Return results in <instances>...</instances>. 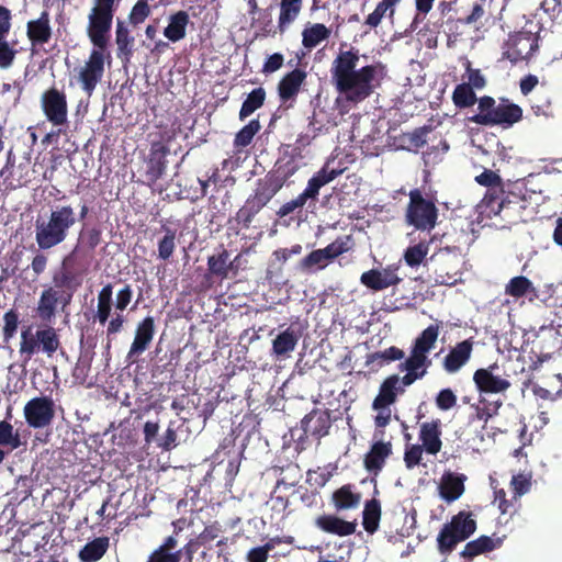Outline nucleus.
Here are the masks:
<instances>
[{
    "instance_id": "nucleus-19",
    "label": "nucleus",
    "mask_w": 562,
    "mask_h": 562,
    "mask_svg": "<svg viewBox=\"0 0 562 562\" xmlns=\"http://www.w3.org/2000/svg\"><path fill=\"white\" fill-rule=\"evenodd\" d=\"M441 420L432 419L431 422H425L420 425L419 440L422 447L429 454L436 456L442 448L441 441Z\"/></svg>"
},
{
    "instance_id": "nucleus-24",
    "label": "nucleus",
    "mask_w": 562,
    "mask_h": 562,
    "mask_svg": "<svg viewBox=\"0 0 562 562\" xmlns=\"http://www.w3.org/2000/svg\"><path fill=\"white\" fill-rule=\"evenodd\" d=\"M487 0H473L465 9L462 19L474 31H480L490 21Z\"/></svg>"
},
{
    "instance_id": "nucleus-32",
    "label": "nucleus",
    "mask_w": 562,
    "mask_h": 562,
    "mask_svg": "<svg viewBox=\"0 0 562 562\" xmlns=\"http://www.w3.org/2000/svg\"><path fill=\"white\" fill-rule=\"evenodd\" d=\"M297 169L299 166L294 157L284 155L276 161L273 169L268 172L267 176L271 177L280 187H283L286 180L292 177Z\"/></svg>"
},
{
    "instance_id": "nucleus-10",
    "label": "nucleus",
    "mask_w": 562,
    "mask_h": 562,
    "mask_svg": "<svg viewBox=\"0 0 562 562\" xmlns=\"http://www.w3.org/2000/svg\"><path fill=\"white\" fill-rule=\"evenodd\" d=\"M54 401L48 396L30 400L24 406V417L32 428L48 426L55 416Z\"/></svg>"
},
{
    "instance_id": "nucleus-37",
    "label": "nucleus",
    "mask_w": 562,
    "mask_h": 562,
    "mask_svg": "<svg viewBox=\"0 0 562 562\" xmlns=\"http://www.w3.org/2000/svg\"><path fill=\"white\" fill-rule=\"evenodd\" d=\"M110 547L109 537L102 536L87 542L79 551V559L82 562H97L106 553Z\"/></svg>"
},
{
    "instance_id": "nucleus-8",
    "label": "nucleus",
    "mask_w": 562,
    "mask_h": 562,
    "mask_svg": "<svg viewBox=\"0 0 562 562\" xmlns=\"http://www.w3.org/2000/svg\"><path fill=\"white\" fill-rule=\"evenodd\" d=\"M520 198L516 194L501 191L486 192L479 204L480 214L488 218L499 216L506 223H513L520 205Z\"/></svg>"
},
{
    "instance_id": "nucleus-4",
    "label": "nucleus",
    "mask_w": 562,
    "mask_h": 562,
    "mask_svg": "<svg viewBox=\"0 0 562 562\" xmlns=\"http://www.w3.org/2000/svg\"><path fill=\"white\" fill-rule=\"evenodd\" d=\"M479 113L470 117V121L484 126L510 127L522 120V109L506 98H501L496 103L490 95L479 99Z\"/></svg>"
},
{
    "instance_id": "nucleus-5",
    "label": "nucleus",
    "mask_w": 562,
    "mask_h": 562,
    "mask_svg": "<svg viewBox=\"0 0 562 562\" xmlns=\"http://www.w3.org/2000/svg\"><path fill=\"white\" fill-rule=\"evenodd\" d=\"M116 0H93L88 14L87 35L97 48H108Z\"/></svg>"
},
{
    "instance_id": "nucleus-16",
    "label": "nucleus",
    "mask_w": 562,
    "mask_h": 562,
    "mask_svg": "<svg viewBox=\"0 0 562 562\" xmlns=\"http://www.w3.org/2000/svg\"><path fill=\"white\" fill-rule=\"evenodd\" d=\"M331 426L330 416L327 411L313 409L302 420L301 427L304 435L321 439L328 435Z\"/></svg>"
},
{
    "instance_id": "nucleus-29",
    "label": "nucleus",
    "mask_w": 562,
    "mask_h": 562,
    "mask_svg": "<svg viewBox=\"0 0 562 562\" xmlns=\"http://www.w3.org/2000/svg\"><path fill=\"white\" fill-rule=\"evenodd\" d=\"M505 294L515 297H527L532 302L539 297V291L533 286L532 282L524 276L512 278L505 285Z\"/></svg>"
},
{
    "instance_id": "nucleus-30",
    "label": "nucleus",
    "mask_w": 562,
    "mask_h": 562,
    "mask_svg": "<svg viewBox=\"0 0 562 562\" xmlns=\"http://www.w3.org/2000/svg\"><path fill=\"white\" fill-rule=\"evenodd\" d=\"M134 41V37L130 34V31L124 25V22L119 20L115 30V43L117 46L116 56L124 64L130 63L133 57Z\"/></svg>"
},
{
    "instance_id": "nucleus-53",
    "label": "nucleus",
    "mask_w": 562,
    "mask_h": 562,
    "mask_svg": "<svg viewBox=\"0 0 562 562\" xmlns=\"http://www.w3.org/2000/svg\"><path fill=\"white\" fill-rule=\"evenodd\" d=\"M328 262L324 258L321 249L312 250L308 255L302 258L299 262V268L305 273H315L324 270Z\"/></svg>"
},
{
    "instance_id": "nucleus-3",
    "label": "nucleus",
    "mask_w": 562,
    "mask_h": 562,
    "mask_svg": "<svg viewBox=\"0 0 562 562\" xmlns=\"http://www.w3.org/2000/svg\"><path fill=\"white\" fill-rule=\"evenodd\" d=\"M77 224V213L70 205H56L45 216L35 221V241L40 250H48L63 244Z\"/></svg>"
},
{
    "instance_id": "nucleus-47",
    "label": "nucleus",
    "mask_w": 562,
    "mask_h": 562,
    "mask_svg": "<svg viewBox=\"0 0 562 562\" xmlns=\"http://www.w3.org/2000/svg\"><path fill=\"white\" fill-rule=\"evenodd\" d=\"M404 356L405 353L402 349L396 346H391L382 351L368 355L367 364H374L376 369H380L390 362L402 360Z\"/></svg>"
},
{
    "instance_id": "nucleus-39",
    "label": "nucleus",
    "mask_w": 562,
    "mask_h": 562,
    "mask_svg": "<svg viewBox=\"0 0 562 562\" xmlns=\"http://www.w3.org/2000/svg\"><path fill=\"white\" fill-rule=\"evenodd\" d=\"M330 36V30L323 23L306 26L302 32V45L311 50Z\"/></svg>"
},
{
    "instance_id": "nucleus-64",
    "label": "nucleus",
    "mask_w": 562,
    "mask_h": 562,
    "mask_svg": "<svg viewBox=\"0 0 562 562\" xmlns=\"http://www.w3.org/2000/svg\"><path fill=\"white\" fill-rule=\"evenodd\" d=\"M4 326L2 329L3 341L8 344L15 335L19 326V314L14 310H10L3 315Z\"/></svg>"
},
{
    "instance_id": "nucleus-28",
    "label": "nucleus",
    "mask_w": 562,
    "mask_h": 562,
    "mask_svg": "<svg viewBox=\"0 0 562 562\" xmlns=\"http://www.w3.org/2000/svg\"><path fill=\"white\" fill-rule=\"evenodd\" d=\"M431 261L439 265L436 269L437 277L440 278L441 283H448L450 279L458 273L459 258L451 255L449 251L440 250L430 257Z\"/></svg>"
},
{
    "instance_id": "nucleus-23",
    "label": "nucleus",
    "mask_w": 562,
    "mask_h": 562,
    "mask_svg": "<svg viewBox=\"0 0 562 562\" xmlns=\"http://www.w3.org/2000/svg\"><path fill=\"white\" fill-rule=\"evenodd\" d=\"M315 524L324 532L339 537L350 536L357 528L356 521H347L335 515H322L316 518Z\"/></svg>"
},
{
    "instance_id": "nucleus-44",
    "label": "nucleus",
    "mask_w": 562,
    "mask_h": 562,
    "mask_svg": "<svg viewBox=\"0 0 562 562\" xmlns=\"http://www.w3.org/2000/svg\"><path fill=\"white\" fill-rule=\"evenodd\" d=\"M37 331L32 333L31 326H27L21 331V342L19 353L23 360V364H26L32 357L40 350V341L36 340Z\"/></svg>"
},
{
    "instance_id": "nucleus-51",
    "label": "nucleus",
    "mask_w": 562,
    "mask_h": 562,
    "mask_svg": "<svg viewBox=\"0 0 562 562\" xmlns=\"http://www.w3.org/2000/svg\"><path fill=\"white\" fill-rule=\"evenodd\" d=\"M40 341V349L47 355V357H53V355L60 347L59 337L55 330V328L48 326L44 329L37 330V338Z\"/></svg>"
},
{
    "instance_id": "nucleus-61",
    "label": "nucleus",
    "mask_w": 562,
    "mask_h": 562,
    "mask_svg": "<svg viewBox=\"0 0 562 562\" xmlns=\"http://www.w3.org/2000/svg\"><path fill=\"white\" fill-rule=\"evenodd\" d=\"M510 487L513 491V498L519 502V498L529 492L531 487V479L529 475L522 473L515 474L510 480Z\"/></svg>"
},
{
    "instance_id": "nucleus-45",
    "label": "nucleus",
    "mask_w": 562,
    "mask_h": 562,
    "mask_svg": "<svg viewBox=\"0 0 562 562\" xmlns=\"http://www.w3.org/2000/svg\"><path fill=\"white\" fill-rule=\"evenodd\" d=\"M495 549L493 539L488 536H481L475 540L469 541L460 555L464 559L472 560L473 558L490 552Z\"/></svg>"
},
{
    "instance_id": "nucleus-20",
    "label": "nucleus",
    "mask_w": 562,
    "mask_h": 562,
    "mask_svg": "<svg viewBox=\"0 0 562 562\" xmlns=\"http://www.w3.org/2000/svg\"><path fill=\"white\" fill-rule=\"evenodd\" d=\"M302 334L301 326L290 325L272 340V353L278 359L289 356L296 348Z\"/></svg>"
},
{
    "instance_id": "nucleus-34",
    "label": "nucleus",
    "mask_w": 562,
    "mask_h": 562,
    "mask_svg": "<svg viewBox=\"0 0 562 562\" xmlns=\"http://www.w3.org/2000/svg\"><path fill=\"white\" fill-rule=\"evenodd\" d=\"M446 525L464 541L476 530V521L472 518V513L465 510H461L452 516L451 520Z\"/></svg>"
},
{
    "instance_id": "nucleus-2",
    "label": "nucleus",
    "mask_w": 562,
    "mask_h": 562,
    "mask_svg": "<svg viewBox=\"0 0 562 562\" xmlns=\"http://www.w3.org/2000/svg\"><path fill=\"white\" fill-rule=\"evenodd\" d=\"M79 251L76 246L61 261V268L55 271L52 278L53 285L44 289L40 295L36 314L45 323H50L58 308L65 312L72 302V297L80 286V281L70 270Z\"/></svg>"
},
{
    "instance_id": "nucleus-15",
    "label": "nucleus",
    "mask_w": 562,
    "mask_h": 562,
    "mask_svg": "<svg viewBox=\"0 0 562 562\" xmlns=\"http://www.w3.org/2000/svg\"><path fill=\"white\" fill-rule=\"evenodd\" d=\"M465 474L445 471L438 486L440 497L447 503L457 501L465 491Z\"/></svg>"
},
{
    "instance_id": "nucleus-1",
    "label": "nucleus",
    "mask_w": 562,
    "mask_h": 562,
    "mask_svg": "<svg viewBox=\"0 0 562 562\" xmlns=\"http://www.w3.org/2000/svg\"><path fill=\"white\" fill-rule=\"evenodd\" d=\"M359 50H340L331 64V81L336 90L348 103L353 105L368 99L385 75V66L382 63L357 68Z\"/></svg>"
},
{
    "instance_id": "nucleus-6",
    "label": "nucleus",
    "mask_w": 562,
    "mask_h": 562,
    "mask_svg": "<svg viewBox=\"0 0 562 562\" xmlns=\"http://www.w3.org/2000/svg\"><path fill=\"white\" fill-rule=\"evenodd\" d=\"M409 202L405 212L407 225L422 232H430L437 225L438 209L435 202L424 196L419 189L408 193Z\"/></svg>"
},
{
    "instance_id": "nucleus-26",
    "label": "nucleus",
    "mask_w": 562,
    "mask_h": 562,
    "mask_svg": "<svg viewBox=\"0 0 562 562\" xmlns=\"http://www.w3.org/2000/svg\"><path fill=\"white\" fill-rule=\"evenodd\" d=\"M26 35L33 45H43L52 37L49 14L43 11L38 19L27 22Z\"/></svg>"
},
{
    "instance_id": "nucleus-7",
    "label": "nucleus",
    "mask_w": 562,
    "mask_h": 562,
    "mask_svg": "<svg viewBox=\"0 0 562 562\" xmlns=\"http://www.w3.org/2000/svg\"><path fill=\"white\" fill-rule=\"evenodd\" d=\"M106 60L110 64L111 54L108 48L101 49L93 46L83 65L76 69L77 82L87 95H92L102 81Z\"/></svg>"
},
{
    "instance_id": "nucleus-60",
    "label": "nucleus",
    "mask_w": 562,
    "mask_h": 562,
    "mask_svg": "<svg viewBox=\"0 0 562 562\" xmlns=\"http://www.w3.org/2000/svg\"><path fill=\"white\" fill-rule=\"evenodd\" d=\"M446 33L448 36V42H456L459 37H461L465 33V27L469 25L463 21L462 16L460 18H451L449 16L446 22Z\"/></svg>"
},
{
    "instance_id": "nucleus-35",
    "label": "nucleus",
    "mask_w": 562,
    "mask_h": 562,
    "mask_svg": "<svg viewBox=\"0 0 562 562\" xmlns=\"http://www.w3.org/2000/svg\"><path fill=\"white\" fill-rule=\"evenodd\" d=\"M442 326V322H436L435 324H430L428 327H426L415 339L412 349L427 355L429 351L435 347L440 328Z\"/></svg>"
},
{
    "instance_id": "nucleus-52",
    "label": "nucleus",
    "mask_w": 562,
    "mask_h": 562,
    "mask_svg": "<svg viewBox=\"0 0 562 562\" xmlns=\"http://www.w3.org/2000/svg\"><path fill=\"white\" fill-rule=\"evenodd\" d=\"M262 210V207L255 202L250 196L246 200L245 204L238 210L234 221L243 228L250 227L255 216Z\"/></svg>"
},
{
    "instance_id": "nucleus-11",
    "label": "nucleus",
    "mask_w": 562,
    "mask_h": 562,
    "mask_svg": "<svg viewBox=\"0 0 562 562\" xmlns=\"http://www.w3.org/2000/svg\"><path fill=\"white\" fill-rule=\"evenodd\" d=\"M42 109L46 119L54 125H63L67 122V98L63 91L56 88L46 90L41 98Z\"/></svg>"
},
{
    "instance_id": "nucleus-41",
    "label": "nucleus",
    "mask_w": 562,
    "mask_h": 562,
    "mask_svg": "<svg viewBox=\"0 0 562 562\" xmlns=\"http://www.w3.org/2000/svg\"><path fill=\"white\" fill-rule=\"evenodd\" d=\"M381 519V503L376 498L366 502L362 512V526L369 533H374L379 528Z\"/></svg>"
},
{
    "instance_id": "nucleus-36",
    "label": "nucleus",
    "mask_w": 562,
    "mask_h": 562,
    "mask_svg": "<svg viewBox=\"0 0 562 562\" xmlns=\"http://www.w3.org/2000/svg\"><path fill=\"white\" fill-rule=\"evenodd\" d=\"M189 21V14L186 11L171 14L169 23L164 30V35L173 43L181 41L186 36Z\"/></svg>"
},
{
    "instance_id": "nucleus-57",
    "label": "nucleus",
    "mask_w": 562,
    "mask_h": 562,
    "mask_svg": "<svg viewBox=\"0 0 562 562\" xmlns=\"http://www.w3.org/2000/svg\"><path fill=\"white\" fill-rule=\"evenodd\" d=\"M429 250L428 244L426 243H418L414 246H409L406 248L404 252V260L409 267H417L419 266L425 257L427 256Z\"/></svg>"
},
{
    "instance_id": "nucleus-55",
    "label": "nucleus",
    "mask_w": 562,
    "mask_h": 562,
    "mask_svg": "<svg viewBox=\"0 0 562 562\" xmlns=\"http://www.w3.org/2000/svg\"><path fill=\"white\" fill-rule=\"evenodd\" d=\"M260 123L258 120H251L248 124H246L234 138V147L237 149H241L251 144L255 135L260 130Z\"/></svg>"
},
{
    "instance_id": "nucleus-49",
    "label": "nucleus",
    "mask_w": 562,
    "mask_h": 562,
    "mask_svg": "<svg viewBox=\"0 0 562 562\" xmlns=\"http://www.w3.org/2000/svg\"><path fill=\"white\" fill-rule=\"evenodd\" d=\"M452 102L458 109H467L479 103V99L471 85L464 82L456 86L452 92Z\"/></svg>"
},
{
    "instance_id": "nucleus-54",
    "label": "nucleus",
    "mask_w": 562,
    "mask_h": 562,
    "mask_svg": "<svg viewBox=\"0 0 562 562\" xmlns=\"http://www.w3.org/2000/svg\"><path fill=\"white\" fill-rule=\"evenodd\" d=\"M161 228L165 235L158 240V258L167 261L172 257L176 249V231L167 226Z\"/></svg>"
},
{
    "instance_id": "nucleus-63",
    "label": "nucleus",
    "mask_w": 562,
    "mask_h": 562,
    "mask_svg": "<svg viewBox=\"0 0 562 562\" xmlns=\"http://www.w3.org/2000/svg\"><path fill=\"white\" fill-rule=\"evenodd\" d=\"M360 282L372 291L385 290V283L382 280L381 271L378 269H371L363 272L360 277Z\"/></svg>"
},
{
    "instance_id": "nucleus-17",
    "label": "nucleus",
    "mask_w": 562,
    "mask_h": 562,
    "mask_svg": "<svg viewBox=\"0 0 562 562\" xmlns=\"http://www.w3.org/2000/svg\"><path fill=\"white\" fill-rule=\"evenodd\" d=\"M169 147L161 142H154L150 146L147 161V177L151 182L159 180L167 169Z\"/></svg>"
},
{
    "instance_id": "nucleus-33",
    "label": "nucleus",
    "mask_w": 562,
    "mask_h": 562,
    "mask_svg": "<svg viewBox=\"0 0 562 562\" xmlns=\"http://www.w3.org/2000/svg\"><path fill=\"white\" fill-rule=\"evenodd\" d=\"M502 405L503 402L501 400L488 401L481 397L476 404L471 406L473 408V413L470 416V422H483V427H485L491 418L498 415V411Z\"/></svg>"
},
{
    "instance_id": "nucleus-43",
    "label": "nucleus",
    "mask_w": 562,
    "mask_h": 562,
    "mask_svg": "<svg viewBox=\"0 0 562 562\" xmlns=\"http://www.w3.org/2000/svg\"><path fill=\"white\" fill-rule=\"evenodd\" d=\"M281 188L278 182L266 175V177L258 182L255 193L250 195V198L263 209Z\"/></svg>"
},
{
    "instance_id": "nucleus-48",
    "label": "nucleus",
    "mask_w": 562,
    "mask_h": 562,
    "mask_svg": "<svg viewBox=\"0 0 562 562\" xmlns=\"http://www.w3.org/2000/svg\"><path fill=\"white\" fill-rule=\"evenodd\" d=\"M431 366V360L427 355L411 349L409 357L398 366L401 371L411 370L423 378L427 374V369Z\"/></svg>"
},
{
    "instance_id": "nucleus-42",
    "label": "nucleus",
    "mask_w": 562,
    "mask_h": 562,
    "mask_svg": "<svg viewBox=\"0 0 562 562\" xmlns=\"http://www.w3.org/2000/svg\"><path fill=\"white\" fill-rule=\"evenodd\" d=\"M353 247V239L351 235L337 237L334 241L328 244L325 248H319L324 258L328 262H333L339 256L350 251Z\"/></svg>"
},
{
    "instance_id": "nucleus-59",
    "label": "nucleus",
    "mask_w": 562,
    "mask_h": 562,
    "mask_svg": "<svg viewBox=\"0 0 562 562\" xmlns=\"http://www.w3.org/2000/svg\"><path fill=\"white\" fill-rule=\"evenodd\" d=\"M475 181L486 187V192L501 191L503 189L502 178L493 170L485 169L482 173L475 177Z\"/></svg>"
},
{
    "instance_id": "nucleus-62",
    "label": "nucleus",
    "mask_w": 562,
    "mask_h": 562,
    "mask_svg": "<svg viewBox=\"0 0 562 562\" xmlns=\"http://www.w3.org/2000/svg\"><path fill=\"white\" fill-rule=\"evenodd\" d=\"M150 12L147 0H137L130 12L128 21L132 25L137 26L150 15Z\"/></svg>"
},
{
    "instance_id": "nucleus-40",
    "label": "nucleus",
    "mask_w": 562,
    "mask_h": 562,
    "mask_svg": "<svg viewBox=\"0 0 562 562\" xmlns=\"http://www.w3.org/2000/svg\"><path fill=\"white\" fill-rule=\"evenodd\" d=\"M113 285L105 284L98 293L97 312L93 316L101 325L106 324L112 313Z\"/></svg>"
},
{
    "instance_id": "nucleus-58",
    "label": "nucleus",
    "mask_w": 562,
    "mask_h": 562,
    "mask_svg": "<svg viewBox=\"0 0 562 562\" xmlns=\"http://www.w3.org/2000/svg\"><path fill=\"white\" fill-rule=\"evenodd\" d=\"M506 495L504 488L494 487V502H497L501 513L513 516L520 507V503L513 497L508 499Z\"/></svg>"
},
{
    "instance_id": "nucleus-56",
    "label": "nucleus",
    "mask_w": 562,
    "mask_h": 562,
    "mask_svg": "<svg viewBox=\"0 0 562 562\" xmlns=\"http://www.w3.org/2000/svg\"><path fill=\"white\" fill-rule=\"evenodd\" d=\"M531 109L536 115L553 116L552 99L549 91H538L532 99Z\"/></svg>"
},
{
    "instance_id": "nucleus-46",
    "label": "nucleus",
    "mask_w": 562,
    "mask_h": 562,
    "mask_svg": "<svg viewBox=\"0 0 562 562\" xmlns=\"http://www.w3.org/2000/svg\"><path fill=\"white\" fill-rule=\"evenodd\" d=\"M266 95V90L262 87H258L248 93L239 110V120L244 121L260 109L265 104Z\"/></svg>"
},
{
    "instance_id": "nucleus-25",
    "label": "nucleus",
    "mask_w": 562,
    "mask_h": 562,
    "mask_svg": "<svg viewBox=\"0 0 562 562\" xmlns=\"http://www.w3.org/2000/svg\"><path fill=\"white\" fill-rule=\"evenodd\" d=\"M361 493L356 491L355 485L345 484L334 491L331 503L337 512L356 509L361 503Z\"/></svg>"
},
{
    "instance_id": "nucleus-14",
    "label": "nucleus",
    "mask_w": 562,
    "mask_h": 562,
    "mask_svg": "<svg viewBox=\"0 0 562 562\" xmlns=\"http://www.w3.org/2000/svg\"><path fill=\"white\" fill-rule=\"evenodd\" d=\"M155 335V319L153 316H146L137 324L135 337L127 352L128 363H134L136 358L148 349Z\"/></svg>"
},
{
    "instance_id": "nucleus-21",
    "label": "nucleus",
    "mask_w": 562,
    "mask_h": 562,
    "mask_svg": "<svg viewBox=\"0 0 562 562\" xmlns=\"http://www.w3.org/2000/svg\"><path fill=\"white\" fill-rule=\"evenodd\" d=\"M472 350V338L458 342L443 359L442 366L446 372L459 371L470 360Z\"/></svg>"
},
{
    "instance_id": "nucleus-38",
    "label": "nucleus",
    "mask_w": 562,
    "mask_h": 562,
    "mask_svg": "<svg viewBox=\"0 0 562 562\" xmlns=\"http://www.w3.org/2000/svg\"><path fill=\"white\" fill-rule=\"evenodd\" d=\"M303 0H281L278 29L283 33L300 15Z\"/></svg>"
},
{
    "instance_id": "nucleus-27",
    "label": "nucleus",
    "mask_w": 562,
    "mask_h": 562,
    "mask_svg": "<svg viewBox=\"0 0 562 562\" xmlns=\"http://www.w3.org/2000/svg\"><path fill=\"white\" fill-rule=\"evenodd\" d=\"M22 445L23 441L19 430L14 429L10 422L0 420V463L4 461L10 452L19 449Z\"/></svg>"
},
{
    "instance_id": "nucleus-12",
    "label": "nucleus",
    "mask_w": 562,
    "mask_h": 562,
    "mask_svg": "<svg viewBox=\"0 0 562 562\" xmlns=\"http://www.w3.org/2000/svg\"><path fill=\"white\" fill-rule=\"evenodd\" d=\"M498 370L497 363H493L474 372L473 382L481 393H504L510 387L507 376H502Z\"/></svg>"
},
{
    "instance_id": "nucleus-50",
    "label": "nucleus",
    "mask_w": 562,
    "mask_h": 562,
    "mask_svg": "<svg viewBox=\"0 0 562 562\" xmlns=\"http://www.w3.org/2000/svg\"><path fill=\"white\" fill-rule=\"evenodd\" d=\"M464 540L445 524L437 537V548L440 554L449 555L456 549L458 543Z\"/></svg>"
},
{
    "instance_id": "nucleus-22",
    "label": "nucleus",
    "mask_w": 562,
    "mask_h": 562,
    "mask_svg": "<svg viewBox=\"0 0 562 562\" xmlns=\"http://www.w3.org/2000/svg\"><path fill=\"white\" fill-rule=\"evenodd\" d=\"M405 389L400 385L397 374L389 375L380 385L379 393L373 400L372 408H383L394 404L398 394H403Z\"/></svg>"
},
{
    "instance_id": "nucleus-31",
    "label": "nucleus",
    "mask_w": 562,
    "mask_h": 562,
    "mask_svg": "<svg viewBox=\"0 0 562 562\" xmlns=\"http://www.w3.org/2000/svg\"><path fill=\"white\" fill-rule=\"evenodd\" d=\"M232 268L233 262L229 261V252L224 247L217 254L207 258L209 274L220 280L227 279Z\"/></svg>"
},
{
    "instance_id": "nucleus-9",
    "label": "nucleus",
    "mask_w": 562,
    "mask_h": 562,
    "mask_svg": "<svg viewBox=\"0 0 562 562\" xmlns=\"http://www.w3.org/2000/svg\"><path fill=\"white\" fill-rule=\"evenodd\" d=\"M538 49V36L531 32H516L509 34L502 46L503 59L516 64L526 60Z\"/></svg>"
},
{
    "instance_id": "nucleus-13",
    "label": "nucleus",
    "mask_w": 562,
    "mask_h": 562,
    "mask_svg": "<svg viewBox=\"0 0 562 562\" xmlns=\"http://www.w3.org/2000/svg\"><path fill=\"white\" fill-rule=\"evenodd\" d=\"M307 72L303 68H294L286 72L278 82L277 91L281 104L293 103L305 83ZM292 104H290L291 106Z\"/></svg>"
},
{
    "instance_id": "nucleus-18",
    "label": "nucleus",
    "mask_w": 562,
    "mask_h": 562,
    "mask_svg": "<svg viewBox=\"0 0 562 562\" xmlns=\"http://www.w3.org/2000/svg\"><path fill=\"white\" fill-rule=\"evenodd\" d=\"M392 454V443L390 441H375L370 450L364 454V469L374 475H378L385 465L386 459Z\"/></svg>"
}]
</instances>
